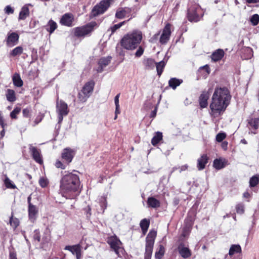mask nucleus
<instances>
[{
	"label": "nucleus",
	"mask_w": 259,
	"mask_h": 259,
	"mask_svg": "<svg viewBox=\"0 0 259 259\" xmlns=\"http://www.w3.org/2000/svg\"><path fill=\"white\" fill-rule=\"evenodd\" d=\"M21 108L19 107H16L11 112L10 117L12 119H17V115L20 113L21 111Z\"/></svg>",
	"instance_id": "79ce46f5"
},
{
	"label": "nucleus",
	"mask_w": 259,
	"mask_h": 259,
	"mask_svg": "<svg viewBox=\"0 0 259 259\" xmlns=\"http://www.w3.org/2000/svg\"><path fill=\"white\" fill-rule=\"evenodd\" d=\"M126 21H123L118 24H115L111 27V30L112 33H114L117 29L120 28L124 23H125Z\"/></svg>",
	"instance_id": "09e8293b"
},
{
	"label": "nucleus",
	"mask_w": 259,
	"mask_h": 259,
	"mask_svg": "<svg viewBox=\"0 0 259 259\" xmlns=\"http://www.w3.org/2000/svg\"><path fill=\"white\" fill-rule=\"evenodd\" d=\"M30 200H31V197L30 196H29L27 198V201H28V205H30V204H31V202H30Z\"/></svg>",
	"instance_id": "338daca9"
},
{
	"label": "nucleus",
	"mask_w": 259,
	"mask_h": 259,
	"mask_svg": "<svg viewBox=\"0 0 259 259\" xmlns=\"http://www.w3.org/2000/svg\"><path fill=\"white\" fill-rule=\"evenodd\" d=\"M247 126L250 130H253L251 131V133L256 134L257 133L256 131L259 127V117L248 119Z\"/></svg>",
	"instance_id": "4468645a"
},
{
	"label": "nucleus",
	"mask_w": 259,
	"mask_h": 259,
	"mask_svg": "<svg viewBox=\"0 0 259 259\" xmlns=\"http://www.w3.org/2000/svg\"><path fill=\"white\" fill-rule=\"evenodd\" d=\"M171 35L170 25L167 24L162 30L159 37V42L161 44H165L169 40Z\"/></svg>",
	"instance_id": "9d476101"
},
{
	"label": "nucleus",
	"mask_w": 259,
	"mask_h": 259,
	"mask_svg": "<svg viewBox=\"0 0 259 259\" xmlns=\"http://www.w3.org/2000/svg\"><path fill=\"white\" fill-rule=\"evenodd\" d=\"M33 238L35 240H37L38 242L41 241V238L38 230H35L33 233Z\"/></svg>",
	"instance_id": "8fccbe9b"
},
{
	"label": "nucleus",
	"mask_w": 259,
	"mask_h": 259,
	"mask_svg": "<svg viewBox=\"0 0 259 259\" xmlns=\"http://www.w3.org/2000/svg\"><path fill=\"white\" fill-rule=\"evenodd\" d=\"M200 11V8L197 5H194L188 10V19L191 22H198L200 20L198 13Z\"/></svg>",
	"instance_id": "1a4fd4ad"
},
{
	"label": "nucleus",
	"mask_w": 259,
	"mask_h": 259,
	"mask_svg": "<svg viewBox=\"0 0 259 259\" xmlns=\"http://www.w3.org/2000/svg\"><path fill=\"white\" fill-rule=\"evenodd\" d=\"M4 135H5V131H4V129H3V131L1 133V138H3L4 136Z\"/></svg>",
	"instance_id": "69168bd1"
},
{
	"label": "nucleus",
	"mask_w": 259,
	"mask_h": 259,
	"mask_svg": "<svg viewBox=\"0 0 259 259\" xmlns=\"http://www.w3.org/2000/svg\"><path fill=\"white\" fill-rule=\"evenodd\" d=\"M226 137V134L224 133H220L216 136V140L218 142H221Z\"/></svg>",
	"instance_id": "49530a36"
},
{
	"label": "nucleus",
	"mask_w": 259,
	"mask_h": 259,
	"mask_svg": "<svg viewBox=\"0 0 259 259\" xmlns=\"http://www.w3.org/2000/svg\"><path fill=\"white\" fill-rule=\"evenodd\" d=\"M221 146H222V148L224 150H226L227 149V147H228V143L227 142H223L222 143Z\"/></svg>",
	"instance_id": "052dcab7"
},
{
	"label": "nucleus",
	"mask_w": 259,
	"mask_h": 259,
	"mask_svg": "<svg viewBox=\"0 0 259 259\" xmlns=\"http://www.w3.org/2000/svg\"><path fill=\"white\" fill-rule=\"evenodd\" d=\"M241 143L244 144H247V142L246 141V140L245 139H243L241 140Z\"/></svg>",
	"instance_id": "774afa93"
},
{
	"label": "nucleus",
	"mask_w": 259,
	"mask_h": 259,
	"mask_svg": "<svg viewBox=\"0 0 259 259\" xmlns=\"http://www.w3.org/2000/svg\"><path fill=\"white\" fill-rule=\"evenodd\" d=\"M5 184L7 188L15 189L16 186L13 183L8 177H6L5 180Z\"/></svg>",
	"instance_id": "c03bdc74"
},
{
	"label": "nucleus",
	"mask_w": 259,
	"mask_h": 259,
	"mask_svg": "<svg viewBox=\"0 0 259 259\" xmlns=\"http://www.w3.org/2000/svg\"><path fill=\"white\" fill-rule=\"evenodd\" d=\"M95 85V82L91 80L87 82L82 90L78 93V98L81 102H85L91 95Z\"/></svg>",
	"instance_id": "39448f33"
},
{
	"label": "nucleus",
	"mask_w": 259,
	"mask_h": 259,
	"mask_svg": "<svg viewBox=\"0 0 259 259\" xmlns=\"http://www.w3.org/2000/svg\"><path fill=\"white\" fill-rule=\"evenodd\" d=\"M162 139V133L158 132H156L152 139L151 143L153 146L156 145Z\"/></svg>",
	"instance_id": "473e14b6"
},
{
	"label": "nucleus",
	"mask_w": 259,
	"mask_h": 259,
	"mask_svg": "<svg viewBox=\"0 0 259 259\" xmlns=\"http://www.w3.org/2000/svg\"><path fill=\"white\" fill-rule=\"evenodd\" d=\"M156 236V232L154 230H151L149 232L146 238L145 259H150Z\"/></svg>",
	"instance_id": "20e7f679"
},
{
	"label": "nucleus",
	"mask_w": 259,
	"mask_h": 259,
	"mask_svg": "<svg viewBox=\"0 0 259 259\" xmlns=\"http://www.w3.org/2000/svg\"><path fill=\"white\" fill-rule=\"evenodd\" d=\"M66 164L65 162L64 163H63L59 160H57L55 163V166L57 168H60L62 169H64L66 168Z\"/></svg>",
	"instance_id": "3c124183"
},
{
	"label": "nucleus",
	"mask_w": 259,
	"mask_h": 259,
	"mask_svg": "<svg viewBox=\"0 0 259 259\" xmlns=\"http://www.w3.org/2000/svg\"><path fill=\"white\" fill-rule=\"evenodd\" d=\"M74 151L69 148H65L62 153V158L64 162L68 164L70 163L74 156Z\"/></svg>",
	"instance_id": "ddd939ff"
},
{
	"label": "nucleus",
	"mask_w": 259,
	"mask_h": 259,
	"mask_svg": "<svg viewBox=\"0 0 259 259\" xmlns=\"http://www.w3.org/2000/svg\"><path fill=\"white\" fill-rule=\"evenodd\" d=\"M107 243L110 245L116 254L119 255V249H120L121 241L116 236H111L107 240Z\"/></svg>",
	"instance_id": "9b49d317"
},
{
	"label": "nucleus",
	"mask_w": 259,
	"mask_h": 259,
	"mask_svg": "<svg viewBox=\"0 0 259 259\" xmlns=\"http://www.w3.org/2000/svg\"><path fill=\"white\" fill-rule=\"evenodd\" d=\"M164 253V248L162 245H160L159 247L158 251L155 253V257L158 259L162 258Z\"/></svg>",
	"instance_id": "ea45409f"
},
{
	"label": "nucleus",
	"mask_w": 259,
	"mask_h": 259,
	"mask_svg": "<svg viewBox=\"0 0 259 259\" xmlns=\"http://www.w3.org/2000/svg\"><path fill=\"white\" fill-rule=\"evenodd\" d=\"M57 23L52 20H50L47 25L46 26V29L50 34H52L57 29Z\"/></svg>",
	"instance_id": "bb28decb"
},
{
	"label": "nucleus",
	"mask_w": 259,
	"mask_h": 259,
	"mask_svg": "<svg viewBox=\"0 0 259 259\" xmlns=\"http://www.w3.org/2000/svg\"><path fill=\"white\" fill-rule=\"evenodd\" d=\"M231 96L226 88L215 89L209 105V114L213 118L221 116L230 104Z\"/></svg>",
	"instance_id": "f257e3e1"
},
{
	"label": "nucleus",
	"mask_w": 259,
	"mask_h": 259,
	"mask_svg": "<svg viewBox=\"0 0 259 259\" xmlns=\"http://www.w3.org/2000/svg\"><path fill=\"white\" fill-rule=\"evenodd\" d=\"M208 158L206 154H203L197 160V168L199 170L203 169L208 162Z\"/></svg>",
	"instance_id": "4be33fe9"
},
{
	"label": "nucleus",
	"mask_w": 259,
	"mask_h": 259,
	"mask_svg": "<svg viewBox=\"0 0 259 259\" xmlns=\"http://www.w3.org/2000/svg\"><path fill=\"white\" fill-rule=\"evenodd\" d=\"M9 223L10 225L15 229L19 226V221L18 219L13 218V214L12 213V215L10 218Z\"/></svg>",
	"instance_id": "e433bc0d"
},
{
	"label": "nucleus",
	"mask_w": 259,
	"mask_h": 259,
	"mask_svg": "<svg viewBox=\"0 0 259 259\" xmlns=\"http://www.w3.org/2000/svg\"><path fill=\"white\" fill-rule=\"evenodd\" d=\"M64 249L70 251L73 254H75L76 259H80L81 254L80 244L66 246Z\"/></svg>",
	"instance_id": "f3484780"
},
{
	"label": "nucleus",
	"mask_w": 259,
	"mask_h": 259,
	"mask_svg": "<svg viewBox=\"0 0 259 259\" xmlns=\"http://www.w3.org/2000/svg\"><path fill=\"white\" fill-rule=\"evenodd\" d=\"M5 13L7 14H13L14 9L10 6H7L5 9Z\"/></svg>",
	"instance_id": "6e6d98bb"
},
{
	"label": "nucleus",
	"mask_w": 259,
	"mask_h": 259,
	"mask_svg": "<svg viewBox=\"0 0 259 259\" xmlns=\"http://www.w3.org/2000/svg\"><path fill=\"white\" fill-rule=\"evenodd\" d=\"M224 54L222 49H218L212 54L211 59L215 62L218 61L222 59Z\"/></svg>",
	"instance_id": "a878e982"
},
{
	"label": "nucleus",
	"mask_w": 259,
	"mask_h": 259,
	"mask_svg": "<svg viewBox=\"0 0 259 259\" xmlns=\"http://www.w3.org/2000/svg\"><path fill=\"white\" fill-rule=\"evenodd\" d=\"M241 252V246L238 244H233L230 247L229 251V254L230 256H232L235 253H240Z\"/></svg>",
	"instance_id": "7c9ffc66"
},
{
	"label": "nucleus",
	"mask_w": 259,
	"mask_h": 259,
	"mask_svg": "<svg viewBox=\"0 0 259 259\" xmlns=\"http://www.w3.org/2000/svg\"><path fill=\"white\" fill-rule=\"evenodd\" d=\"M244 198H249L250 197V194L248 192H245L243 194Z\"/></svg>",
	"instance_id": "0e129e2a"
},
{
	"label": "nucleus",
	"mask_w": 259,
	"mask_h": 259,
	"mask_svg": "<svg viewBox=\"0 0 259 259\" xmlns=\"http://www.w3.org/2000/svg\"><path fill=\"white\" fill-rule=\"evenodd\" d=\"M259 183V175H256L252 176L249 180L250 187H254Z\"/></svg>",
	"instance_id": "72a5a7b5"
},
{
	"label": "nucleus",
	"mask_w": 259,
	"mask_h": 259,
	"mask_svg": "<svg viewBox=\"0 0 259 259\" xmlns=\"http://www.w3.org/2000/svg\"><path fill=\"white\" fill-rule=\"evenodd\" d=\"M127 11H128V9L126 10L125 9L117 11L115 14L116 17L119 19L124 18Z\"/></svg>",
	"instance_id": "a19ab883"
},
{
	"label": "nucleus",
	"mask_w": 259,
	"mask_h": 259,
	"mask_svg": "<svg viewBox=\"0 0 259 259\" xmlns=\"http://www.w3.org/2000/svg\"><path fill=\"white\" fill-rule=\"evenodd\" d=\"M188 168V165H182V166L180 167V172H182V171H184V170H186Z\"/></svg>",
	"instance_id": "e2e57ef3"
},
{
	"label": "nucleus",
	"mask_w": 259,
	"mask_h": 259,
	"mask_svg": "<svg viewBox=\"0 0 259 259\" xmlns=\"http://www.w3.org/2000/svg\"><path fill=\"white\" fill-rule=\"evenodd\" d=\"M120 94H117L114 98V103L115 105V114H118L120 113L119 111V98Z\"/></svg>",
	"instance_id": "a18cd8bd"
},
{
	"label": "nucleus",
	"mask_w": 259,
	"mask_h": 259,
	"mask_svg": "<svg viewBox=\"0 0 259 259\" xmlns=\"http://www.w3.org/2000/svg\"><path fill=\"white\" fill-rule=\"evenodd\" d=\"M113 0H102L98 5H96L92 11V16L96 17L103 14L109 7Z\"/></svg>",
	"instance_id": "423d86ee"
},
{
	"label": "nucleus",
	"mask_w": 259,
	"mask_h": 259,
	"mask_svg": "<svg viewBox=\"0 0 259 259\" xmlns=\"http://www.w3.org/2000/svg\"><path fill=\"white\" fill-rule=\"evenodd\" d=\"M227 164V160L224 158L215 159L213 161V165L217 169H221Z\"/></svg>",
	"instance_id": "5701e85b"
},
{
	"label": "nucleus",
	"mask_w": 259,
	"mask_h": 259,
	"mask_svg": "<svg viewBox=\"0 0 259 259\" xmlns=\"http://www.w3.org/2000/svg\"><path fill=\"white\" fill-rule=\"evenodd\" d=\"M23 51V49L22 47L18 46L14 49L11 52V55L12 56H16L17 55H21Z\"/></svg>",
	"instance_id": "58836bf2"
},
{
	"label": "nucleus",
	"mask_w": 259,
	"mask_h": 259,
	"mask_svg": "<svg viewBox=\"0 0 259 259\" xmlns=\"http://www.w3.org/2000/svg\"><path fill=\"white\" fill-rule=\"evenodd\" d=\"M178 251L181 256L184 258H188L191 255L190 250L188 247H185L183 244L179 245Z\"/></svg>",
	"instance_id": "aec40b11"
},
{
	"label": "nucleus",
	"mask_w": 259,
	"mask_h": 259,
	"mask_svg": "<svg viewBox=\"0 0 259 259\" xmlns=\"http://www.w3.org/2000/svg\"><path fill=\"white\" fill-rule=\"evenodd\" d=\"M111 59V57L109 56L100 59L98 62L99 66L97 69V71L98 72H102L103 68L110 63Z\"/></svg>",
	"instance_id": "412c9836"
},
{
	"label": "nucleus",
	"mask_w": 259,
	"mask_h": 259,
	"mask_svg": "<svg viewBox=\"0 0 259 259\" xmlns=\"http://www.w3.org/2000/svg\"><path fill=\"white\" fill-rule=\"evenodd\" d=\"M30 110L29 108H25L23 110V115L25 117H28L29 115Z\"/></svg>",
	"instance_id": "4d7b16f0"
},
{
	"label": "nucleus",
	"mask_w": 259,
	"mask_h": 259,
	"mask_svg": "<svg viewBox=\"0 0 259 259\" xmlns=\"http://www.w3.org/2000/svg\"><path fill=\"white\" fill-rule=\"evenodd\" d=\"M159 32L155 34L150 39V41L152 43H155L159 39Z\"/></svg>",
	"instance_id": "603ef678"
},
{
	"label": "nucleus",
	"mask_w": 259,
	"mask_h": 259,
	"mask_svg": "<svg viewBox=\"0 0 259 259\" xmlns=\"http://www.w3.org/2000/svg\"><path fill=\"white\" fill-rule=\"evenodd\" d=\"M39 183L41 187L45 188L47 186L48 183L46 179L41 178L39 179Z\"/></svg>",
	"instance_id": "864d4df0"
},
{
	"label": "nucleus",
	"mask_w": 259,
	"mask_h": 259,
	"mask_svg": "<svg viewBox=\"0 0 259 259\" xmlns=\"http://www.w3.org/2000/svg\"><path fill=\"white\" fill-rule=\"evenodd\" d=\"M38 213V208L32 204L28 205V215L30 221L34 222L37 218Z\"/></svg>",
	"instance_id": "a211bd4d"
},
{
	"label": "nucleus",
	"mask_w": 259,
	"mask_h": 259,
	"mask_svg": "<svg viewBox=\"0 0 259 259\" xmlns=\"http://www.w3.org/2000/svg\"><path fill=\"white\" fill-rule=\"evenodd\" d=\"M236 211L238 213L242 214L244 211V205L239 203L236 206Z\"/></svg>",
	"instance_id": "de8ad7c7"
},
{
	"label": "nucleus",
	"mask_w": 259,
	"mask_h": 259,
	"mask_svg": "<svg viewBox=\"0 0 259 259\" xmlns=\"http://www.w3.org/2000/svg\"><path fill=\"white\" fill-rule=\"evenodd\" d=\"M142 39V34L141 31H135L125 35L121 40L122 47L126 50H134L140 43Z\"/></svg>",
	"instance_id": "7ed1b4c3"
},
{
	"label": "nucleus",
	"mask_w": 259,
	"mask_h": 259,
	"mask_svg": "<svg viewBox=\"0 0 259 259\" xmlns=\"http://www.w3.org/2000/svg\"><path fill=\"white\" fill-rule=\"evenodd\" d=\"M9 257L10 259H17L16 253L14 252H10Z\"/></svg>",
	"instance_id": "bf43d9fd"
},
{
	"label": "nucleus",
	"mask_w": 259,
	"mask_h": 259,
	"mask_svg": "<svg viewBox=\"0 0 259 259\" xmlns=\"http://www.w3.org/2000/svg\"><path fill=\"white\" fill-rule=\"evenodd\" d=\"M250 21L253 26H256L259 22V15L257 14L253 15L250 19Z\"/></svg>",
	"instance_id": "37998d69"
},
{
	"label": "nucleus",
	"mask_w": 259,
	"mask_h": 259,
	"mask_svg": "<svg viewBox=\"0 0 259 259\" xmlns=\"http://www.w3.org/2000/svg\"><path fill=\"white\" fill-rule=\"evenodd\" d=\"M12 79L13 83L15 86L17 87H21L23 85V81L19 74L15 73Z\"/></svg>",
	"instance_id": "2f4dec72"
},
{
	"label": "nucleus",
	"mask_w": 259,
	"mask_h": 259,
	"mask_svg": "<svg viewBox=\"0 0 259 259\" xmlns=\"http://www.w3.org/2000/svg\"><path fill=\"white\" fill-rule=\"evenodd\" d=\"M6 96L7 100L9 102H13L16 100L15 92L13 90L8 89L6 92Z\"/></svg>",
	"instance_id": "cd10ccee"
},
{
	"label": "nucleus",
	"mask_w": 259,
	"mask_h": 259,
	"mask_svg": "<svg viewBox=\"0 0 259 259\" xmlns=\"http://www.w3.org/2000/svg\"><path fill=\"white\" fill-rule=\"evenodd\" d=\"M29 150L33 159L36 162L41 164L42 163V159L40 150L33 146L32 145H30Z\"/></svg>",
	"instance_id": "2eb2a0df"
},
{
	"label": "nucleus",
	"mask_w": 259,
	"mask_h": 259,
	"mask_svg": "<svg viewBox=\"0 0 259 259\" xmlns=\"http://www.w3.org/2000/svg\"><path fill=\"white\" fill-rule=\"evenodd\" d=\"M143 52H144V49L142 47L140 46L138 48V49L136 51V52L135 53V56L137 57H140L143 55Z\"/></svg>",
	"instance_id": "5fc2aeb1"
},
{
	"label": "nucleus",
	"mask_w": 259,
	"mask_h": 259,
	"mask_svg": "<svg viewBox=\"0 0 259 259\" xmlns=\"http://www.w3.org/2000/svg\"><path fill=\"white\" fill-rule=\"evenodd\" d=\"M19 38V35L16 32H9L7 34L6 39V44L8 46L13 47L17 44Z\"/></svg>",
	"instance_id": "f8f14e48"
},
{
	"label": "nucleus",
	"mask_w": 259,
	"mask_h": 259,
	"mask_svg": "<svg viewBox=\"0 0 259 259\" xmlns=\"http://www.w3.org/2000/svg\"><path fill=\"white\" fill-rule=\"evenodd\" d=\"M56 111L58 114V123H60L63 120V117L66 116L69 112L67 104L62 100H57Z\"/></svg>",
	"instance_id": "6e6552de"
},
{
	"label": "nucleus",
	"mask_w": 259,
	"mask_h": 259,
	"mask_svg": "<svg viewBox=\"0 0 259 259\" xmlns=\"http://www.w3.org/2000/svg\"><path fill=\"white\" fill-rule=\"evenodd\" d=\"M183 82L182 79H177L176 78H171L168 81L169 86L173 89H176V88L179 86Z\"/></svg>",
	"instance_id": "c85d7f7f"
},
{
	"label": "nucleus",
	"mask_w": 259,
	"mask_h": 259,
	"mask_svg": "<svg viewBox=\"0 0 259 259\" xmlns=\"http://www.w3.org/2000/svg\"><path fill=\"white\" fill-rule=\"evenodd\" d=\"M73 20L74 17L72 14L66 13L62 16L60 23L62 25L71 27L72 26Z\"/></svg>",
	"instance_id": "dca6fc26"
},
{
	"label": "nucleus",
	"mask_w": 259,
	"mask_h": 259,
	"mask_svg": "<svg viewBox=\"0 0 259 259\" xmlns=\"http://www.w3.org/2000/svg\"><path fill=\"white\" fill-rule=\"evenodd\" d=\"M165 63L163 61H161L157 63H156L155 66L156 67L157 74L159 76H160L161 74V73L163 71V69L165 66Z\"/></svg>",
	"instance_id": "4c0bfd02"
},
{
	"label": "nucleus",
	"mask_w": 259,
	"mask_h": 259,
	"mask_svg": "<svg viewBox=\"0 0 259 259\" xmlns=\"http://www.w3.org/2000/svg\"><path fill=\"white\" fill-rule=\"evenodd\" d=\"M208 92H203L199 97V105L202 108H206L208 105L207 100L209 99Z\"/></svg>",
	"instance_id": "6ab92c4d"
},
{
	"label": "nucleus",
	"mask_w": 259,
	"mask_h": 259,
	"mask_svg": "<svg viewBox=\"0 0 259 259\" xmlns=\"http://www.w3.org/2000/svg\"><path fill=\"white\" fill-rule=\"evenodd\" d=\"M29 15V10L28 8V5H25L21 8L19 15V19L25 20Z\"/></svg>",
	"instance_id": "393cba45"
},
{
	"label": "nucleus",
	"mask_w": 259,
	"mask_h": 259,
	"mask_svg": "<svg viewBox=\"0 0 259 259\" xmlns=\"http://www.w3.org/2000/svg\"><path fill=\"white\" fill-rule=\"evenodd\" d=\"M248 4H254L259 3V0H246Z\"/></svg>",
	"instance_id": "680f3d73"
},
{
	"label": "nucleus",
	"mask_w": 259,
	"mask_h": 259,
	"mask_svg": "<svg viewBox=\"0 0 259 259\" xmlns=\"http://www.w3.org/2000/svg\"><path fill=\"white\" fill-rule=\"evenodd\" d=\"M144 64L147 69H153L156 65V63L152 59L148 58L144 61Z\"/></svg>",
	"instance_id": "f704fd0d"
},
{
	"label": "nucleus",
	"mask_w": 259,
	"mask_h": 259,
	"mask_svg": "<svg viewBox=\"0 0 259 259\" xmlns=\"http://www.w3.org/2000/svg\"><path fill=\"white\" fill-rule=\"evenodd\" d=\"M51 239V233L50 231L48 229V228H46L45 230L44 235L42 238V243H46L49 242V241Z\"/></svg>",
	"instance_id": "c9c22d12"
},
{
	"label": "nucleus",
	"mask_w": 259,
	"mask_h": 259,
	"mask_svg": "<svg viewBox=\"0 0 259 259\" xmlns=\"http://www.w3.org/2000/svg\"><path fill=\"white\" fill-rule=\"evenodd\" d=\"M200 69H203L205 70V71L207 73V74H209L210 72V68L207 65L201 67Z\"/></svg>",
	"instance_id": "13d9d810"
},
{
	"label": "nucleus",
	"mask_w": 259,
	"mask_h": 259,
	"mask_svg": "<svg viewBox=\"0 0 259 259\" xmlns=\"http://www.w3.org/2000/svg\"><path fill=\"white\" fill-rule=\"evenodd\" d=\"M96 25V22H92L86 25L76 27L74 29V35L77 37L84 36L92 32Z\"/></svg>",
	"instance_id": "0eeeda50"
},
{
	"label": "nucleus",
	"mask_w": 259,
	"mask_h": 259,
	"mask_svg": "<svg viewBox=\"0 0 259 259\" xmlns=\"http://www.w3.org/2000/svg\"><path fill=\"white\" fill-rule=\"evenodd\" d=\"M149 207L153 208H157L160 206V202L154 197H149L148 198L147 201Z\"/></svg>",
	"instance_id": "b1692460"
},
{
	"label": "nucleus",
	"mask_w": 259,
	"mask_h": 259,
	"mask_svg": "<svg viewBox=\"0 0 259 259\" xmlns=\"http://www.w3.org/2000/svg\"><path fill=\"white\" fill-rule=\"evenodd\" d=\"M80 182L79 176L72 172L64 175L60 181V191L63 197L73 199L80 192Z\"/></svg>",
	"instance_id": "f03ea898"
},
{
	"label": "nucleus",
	"mask_w": 259,
	"mask_h": 259,
	"mask_svg": "<svg viewBox=\"0 0 259 259\" xmlns=\"http://www.w3.org/2000/svg\"><path fill=\"white\" fill-rule=\"evenodd\" d=\"M149 225L150 221L146 219H144L141 221L140 225L144 235H145L146 233L149 228Z\"/></svg>",
	"instance_id": "c756f323"
}]
</instances>
